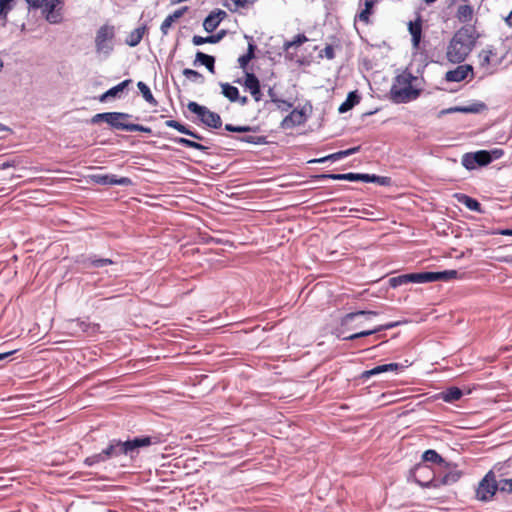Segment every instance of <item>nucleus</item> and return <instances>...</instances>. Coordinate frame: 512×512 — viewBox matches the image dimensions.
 Instances as JSON below:
<instances>
[{"instance_id":"nucleus-59","label":"nucleus","mask_w":512,"mask_h":512,"mask_svg":"<svg viewBox=\"0 0 512 512\" xmlns=\"http://www.w3.org/2000/svg\"><path fill=\"white\" fill-rule=\"evenodd\" d=\"M277 105V107L281 110H288L292 107V103L288 102L285 100V104H281V103H275Z\"/></svg>"},{"instance_id":"nucleus-58","label":"nucleus","mask_w":512,"mask_h":512,"mask_svg":"<svg viewBox=\"0 0 512 512\" xmlns=\"http://www.w3.org/2000/svg\"><path fill=\"white\" fill-rule=\"evenodd\" d=\"M26 2L29 4L32 8H40L42 7V0H26Z\"/></svg>"},{"instance_id":"nucleus-45","label":"nucleus","mask_w":512,"mask_h":512,"mask_svg":"<svg viewBox=\"0 0 512 512\" xmlns=\"http://www.w3.org/2000/svg\"><path fill=\"white\" fill-rule=\"evenodd\" d=\"M14 0H0V17L6 18L7 14L12 9V3Z\"/></svg>"},{"instance_id":"nucleus-29","label":"nucleus","mask_w":512,"mask_h":512,"mask_svg":"<svg viewBox=\"0 0 512 512\" xmlns=\"http://www.w3.org/2000/svg\"><path fill=\"white\" fill-rule=\"evenodd\" d=\"M256 1L257 0H224L223 6L231 12H237L239 9L245 8Z\"/></svg>"},{"instance_id":"nucleus-4","label":"nucleus","mask_w":512,"mask_h":512,"mask_svg":"<svg viewBox=\"0 0 512 512\" xmlns=\"http://www.w3.org/2000/svg\"><path fill=\"white\" fill-rule=\"evenodd\" d=\"M416 77L409 72L396 76L390 89V99L397 104L408 103L419 97L421 90L413 87Z\"/></svg>"},{"instance_id":"nucleus-14","label":"nucleus","mask_w":512,"mask_h":512,"mask_svg":"<svg viewBox=\"0 0 512 512\" xmlns=\"http://www.w3.org/2000/svg\"><path fill=\"white\" fill-rule=\"evenodd\" d=\"M227 16L226 12L221 9L212 11L203 22V28L206 32H213L221 23V21Z\"/></svg>"},{"instance_id":"nucleus-53","label":"nucleus","mask_w":512,"mask_h":512,"mask_svg":"<svg viewBox=\"0 0 512 512\" xmlns=\"http://www.w3.org/2000/svg\"><path fill=\"white\" fill-rule=\"evenodd\" d=\"M106 114H108V112L98 113V114L94 115L92 117V119H91V123L97 124V123H99L101 121L106 122L107 121V115Z\"/></svg>"},{"instance_id":"nucleus-9","label":"nucleus","mask_w":512,"mask_h":512,"mask_svg":"<svg viewBox=\"0 0 512 512\" xmlns=\"http://www.w3.org/2000/svg\"><path fill=\"white\" fill-rule=\"evenodd\" d=\"M42 12L46 20L51 24H58L62 21V7L64 0H42Z\"/></svg>"},{"instance_id":"nucleus-50","label":"nucleus","mask_w":512,"mask_h":512,"mask_svg":"<svg viewBox=\"0 0 512 512\" xmlns=\"http://www.w3.org/2000/svg\"><path fill=\"white\" fill-rule=\"evenodd\" d=\"M424 473H431V470H430V467L427 466V465H418L416 468H415V479L419 478L420 474H422V477H425V474Z\"/></svg>"},{"instance_id":"nucleus-36","label":"nucleus","mask_w":512,"mask_h":512,"mask_svg":"<svg viewBox=\"0 0 512 512\" xmlns=\"http://www.w3.org/2000/svg\"><path fill=\"white\" fill-rule=\"evenodd\" d=\"M137 87L139 89V91L141 92L143 98L149 103V104H152V105H156L157 104V101L156 99L154 98L150 88L142 81H139L137 83Z\"/></svg>"},{"instance_id":"nucleus-12","label":"nucleus","mask_w":512,"mask_h":512,"mask_svg":"<svg viewBox=\"0 0 512 512\" xmlns=\"http://www.w3.org/2000/svg\"><path fill=\"white\" fill-rule=\"evenodd\" d=\"M92 180L100 185H120L129 186L132 180L128 177H117L114 174H97L92 176Z\"/></svg>"},{"instance_id":"nucleus-54","label":"nucleus","mask_w":512,"mask_h":512,"mask_svg":"<svg viewBox=\"0 0 512 512\" xmlns=\"http://www.w3.org/2000/svg\"><path fill=\"white\" fill-rule=\"evenodd\" d=\"M328 160L337 161L338 159H337L336 153L327 155V156L322 157L320 159L311 160L310 163H324V162H326Z\"/></svg>"},{"instance_id":"nucleus-8","label":"nucleus","mask_w":512,"mask_h":512,"mask_svg":"<svg viewBox=\"0 0 512 512\" xmlns=\"http://www.w3.org/2000/svg\"><path fill=\"white\" fill-rule=\"evenodd\" d=\"M114 36L115 30L113 26H101L98 29L95 37V45L97 52L109 54L113 50L112 40Z\"/></svg>"},{"instance_id":"nucleus-40","label":"nucleus","mask_w":512,"mask_h":512,"mask_svg":"<svg viewBox=\"0 0 512 512\" xmlns=\"http://www.w3.org/2000/svg\"><path fill=\"white\" fill-rule=\"evenodd\" d=\"M474 154V159L478 166H486L491 163V158L486 150L477 151Z\"/></svg>"},{"instance_id":"nucleus-57","label":"nucleus","mask_w":512,"mask_h":512,"mask_svg":"<svg viewBox=\"0 0 512 512\" xmlns=\"http://www.w3.org/2000/svg\"><path fill=\"white\" fill-rule=\"evenodd\" d=\"M324 53H325V56L328 58V59H333L334 58V49L333 47L331 46H326L324 48Z\"/></svg>"},{"instance_id":"nucleus-37","label":"nucleus","mask_w":512,"mask_h":512,"mask_svg":"<svg viewBox=\"0 0 512 512\" xmlns=\"http://www.w3.org/2000/svg\"><path fill=\"white\" fill-rule=\"evenodd\" d=\"M255 48L256 46L253 43H249L247 53L238 58V63L241 68L245 69L248 63L254 58Z\"/></svg>"},{"instance_id":"nucleus-49","label":"nucleus","mask_w":512,"mask_h":512,"mask_svg":"<svg viewBox=\"0 0 512 512\" xmlns=\"http://www.w3.org/2000/svg\"><path fill=\"white\" fill-rule=\"evenodd\" d=\"M165 125L167 127H171V128L176 129L178 132H180L182 134L185 132V129L187 127V126L183 125L182 123H180V122H178L176 120H167L165 122Z\"/></svg>"},{"instance_id":"nucleus-26","label":"nucleus","mask_w":512,"mask_h":512,"mask_svg":"<svg viewBox=\"0 0 512 512\" xmlns=\"http://www.w3.org/2000/svg\"><path fill=\"white\" fill-rule=\"evenodd\" d=\"M496 53L492 47H487L481 50L478 54L479 64L482 68H488L492 64L493 57Z\"/></svg>"},{"instance_id":"nucleus-27","label":"nucleus","mask_w":512,"mask_h":512,"mask_svg":"<svg viewBox=\"0 0 512 512\" xmlns=\"http://www.w3.org/2000/svg\"><path fill=\"white\" fill-rule=\"evenodd\" d=\"M360 101V96L357 91H352L348 94L346 100L339 106V113H345L352 109Z\"/></svg>"},{"instance_id":"nucleus-15","label":"nucleus","mask_w":512,"mask_h":512,"mask_svg":"<svg viewBox=\"0 0 512 512\" xmlns=\"http://www.w3.org/2000/svg\"><path fill=\"white\" fill-rule=\"evenodd\" d=\"M244 86L251 93L252 97L256 102H259L262 98L260 89V82L253 73H246Z\"/></svg>"},{"instance_id":"nucleus-38","label":"nucleus","mask_w":512,"mask_h":512,"mask_svg":"<svg viewBox=\"0 0 512 512\" xmlns=\"http://www.w3.org/2000/svg\"><path fill=\"white\" fill-rule=\"evenodd\" d=\"M422 459L426 462H432L437 464H446L444 459L435 451L432 449L426 450L423 455Z\"/></svg>"},{"instance_id":"nucleus-3","label":"nucleus","mask_w":512,"mask_h":512,"mask_svg":"<svg viewBox=\"0 0 512 512\" xmlns=\"http://www.w3.org/2000/svg\"><path fill=\"white\" fill-rule=\"evenodd\" d=\"M457 277L456 270H445L441 272H421L402 274L389 279V285L397 288L410 283H430L436 281H448Z\"/></svg>"},{"instance_id":"nucleus-19","label":"nucleus","mask_w":512,"mask_h":512,"mask_svg":"<svg viewBox=\"0 0 512 512\" xmlns=\"http://www.w3.org/2000/svg\"><path fill=\"white\" fill-rule=\"evenodd\" d=\"M400 368H402V365H400L398 363L382 364V365H378L370 370L363 372L362 377L369 378L371 376L378 375V374L385 373V372L398 371Z\"/></svg>"},{"instance_id":"nucleus-1","label":"nucleus","mask_w":512,"mask_h":512,"mask_svg":"<svg viewBox=\"0 0 512 512\" xmlns=\"http://www.w3.org/2000/svg\"><path fill=\"white\" fill-rule=\"evenodd\" d=\"M151 444L152 439L148 436L136 437L127 441L114 439L111 440L108 447L103 449L100 453L87 457L84 460V463L87 466H92L94 464L104 462L110 458L118 457L120 455H129L130 457H133L134 454L138 452L139 448L147 447Z\"/></svg>"},{"instance_id":"nucleus-56","label":"nucleus","mask_w":512,"mask_h":512,"mask_svg":"<svg viewBox=\"0 0 512 512\" xmlns=\"http://www.w3.org/2000/svg\"><path fill=\"white\" fill-rule=\"evenodd\" d=\"M185 135H188L196 140H203V136H201L200 134L196 133L195 131H192L190 130L188 127H186L185 129V132L183 133Z\"/></svg>"},{"instance_id":"nucleus-20","label":"nucleus","mask_w":512,"mask_h":512,"mask_svg":"<svg viewBox=\"0 0 512 512\" xmlns=\"http://www.w3.org/2000/svg\"><path fill=\"white\" fill-rule=\"evenodd\" d=\"M131 82H132L131 79H126V80L122 81L121 83L117 84L116 86L110 88L109 90H107L105 93H103L99 97L100 102H105L109 98L119 97V94L121 92H123L124 89H126L130 85Z\"/></svg>"},{"instance_id":"nucleus-10","label":"nucleus","mask_w":512,"mask_h":512,"mask_svg":"<svg viewBox=\"0 0 512 512\" xmlns=\"http://www.w3.org/2000/svg\"><path fill=\"white\" fill-rule=\"evenodd\" d=\"M461 477V472L458 470H451L447 472L443 477L439 479H435L434 477L423 481L421 479L416 478V482L421 486L425 488H438L441 485H451L456 483Z\"/></svg>"},{"instance_id":"nucleus-32","label":"nucleus","mask_w":512,"mask_h":512,"mask_svg":"<svg viewBox=\"0 0 512 512\" xmlns=\"http://www.w3.org/2000/svg\"><path fill=\"white\" fill-rule=\"evenodd\" d=\"M144 32L145 27H139L134 29L126 39L127 45H129L130 47L137 46L141 42Z\"/></svg>"},{"instance_id":"nucleus-42","label":"nucleus","mask_w":512,"mask_h":512,"mask_svg":"<svg viewBox=\"0 0 512 512\" xmlns=\"http://www.w3.org/2000/svg\"><path fill=\"white\" fill-rule=\"evenodd\" d=\"M462 165L468 170L475 169L478 165L474 159V154L473 153L464 154L462 157Z\"/></svg>"},{"instance_id":"nucleus-55","label":"nucleus","mask_w":512,"mask_h":512,"mask_svg":"<svg viewBox=\"0 0 512 512\" xmlns=\"http://www.w3.org/2000/svg\"><path fill=\"white\" fill-rule=\"evenodd\" d=\"M268 96L270 97L271 101L273 103H281L285 104V100L279 99L277 94L274 91V88H269L268 90Z\"/></svg>"},{"instance_id":"nucleus-30","label":"nucleus","mask_w":512,"mask_h":512,"mask_svg":"<svg viewBox=\"0 0 512 512\" xmlns=\"http://www.w3.org/2000/svg\"><path fill=\"white\" fill-rule=\"evenodd\" d=\"M170 140L172 142H174L175 144L183 145V146L193 148L196 150H200V151H206L208 149V147L203 144H200L196 141H192V140H189V139L183 138V137H173Z\"/></svg>"},{"instance_id":"nucleus-63","label":"nucleus","mask_w":512,"mask_h":512,"mask_svg":"<svg viewBox=\"0 0 512 512\" xmlns=\"http://www.w3.org/2000/svg\"><path fill=\"white\" fill-rule=\"evenodd\" d=\"M11 166H12V164L10 162H4L0 165V170H5Z\"/></svg>"},{"instance_id":"nucleus-11","label":"nucleus","mask_w":512,"mask_h":512,"mask_svg":"<svg viewBox=\"0 0 512 512\" xmlns=\"http://www.w3.org/2000/svg\"><path fill=\"white\" fill-rule=\"evenodd\" d=\"M307 116L302 109H294L280 123V127L284 130L292 129L296 126L304 124Z\"/></svg>"},{"instance_id":"nucleus-41","label":"nucleus","mask_w":512,"mask_h":512,"mask_svg":"<svg viewBox=\"0 0 512 512\" xmlns=\"http://www.w3.org/2000/svg\"><path fill=\"white\" fill-rule=\"evenodd\" d=\"M308 41V38L304 34L296 35L293 40L285 42L284 49L287 51L294 46H300Z\"/></svg>"},{"instance_id":"nucleus-60","label":"nucleus","mask_w":512,"mask_h":512,"mask_svg":"<svg viewBox=\"0 0 512 512\" xmlns=\"http://www.w3.org/2000/svg\"><path fill=\"white\" fill-rule=\"evenodd\" d=\"M504 21L507 26L512 28V11L504 18Z\"/></svg>"},{"instance_id":"nucleus-7","label":"nucleus","mask_w":512,"mask_h":512,"mask_svg":"<svg viewBox=\"0 0 512 512\" xmlns=\"http://www.w3.org/2000/svg\"><path fill=\"white\" fill-rule=\"evenodd\" d=\"M497 490L496 476L493 471H489L478 484L476 498L482 502L490 501Z\"/></svg>"},{"instance_id":"nucleus-34","label":"nucleus","mask_w":512,"mask_h":512,"mask_svg":"<svg viewBox=\"0 0 512 512\" xmlns=\"http://www.w3.org/2000/svg\"><path fill=\"white\" fill-rule=\"evenodd\" d=\"M196 62H200L202 65H204L211 73H214V63H215V59L213 56H210V55H207V54H204L202 52H197L196 53V60L194 62V64Z\"/></svg>"},{"instance_id":"nucleus-25","label":"nucleus","mask_w":512,"mask_h":512,"mask_svg":"<svg viewBox=\"0 0 512 512\" xmlns=\"http://www.w3.org/2000/svg\"><path fill=\"white\" fill-rule=\"evenodd\" d=\"M474 10L471 5H460L456 12V17L461 23H468L473 19Z\"/></svg>"},{"instance_id":"nucleus-21","label":"nucleus","mask_w":512,"mask_h":512,"mask_svg":"<svg viewBox=\"0 0 512 512\" xmlns=\"http://www.w3.org/2000/svg\"><path fill=\"white\" fill-rule=\"evenodd\" d=\"M188 10V7H182L176 11H174L172 14L168 15L164 21L162 22L161 24V32L163 35H167L172 24L177 20L179 19L180 17H182L184 15V13Z\"/></svg>"},{"instance_id":"nucleus-52","label":"nucleus","mask_w":512,"mask_h":512,"mask_svg":"<svg viewBox=\"0 0 512 512\" xmlns=\"http://www.w3.org/2000/svg\"><path fill=\"white\" fill-rule=\"evenodd\" d=\"M488 154H489V156L491 158V162H492L493 160L500 159L504 155V151L502 149L495 148V149L488 151Z\"/></svg>"},{"instance_id":"nucleus-18","label":"nucleus","mask_w":512,"mask_h":512,"mask_svg":"<svg viewBox=\"0 0 512 512\" xmlns=\"http://www.w3.org/2000/svg\"><path fill=\"white\" fill-rule=\"evenodd\" d=\"M399 324H400V322H391V323H388V324L379 325V326H377V327H375L373 329H370V330H365V331H361V332H358V333H354V334L345 336V337H343V339L351 341V340H355V339H358V338H361V337L370 336V335L375 334L377 332L394 328V327L398 326Z\"/></svg>"},{"instance_id":"nucleus-22","label":"nucleus","mask_w":512,"mask_h":512,"mask_svg":"<svg viewBox=\"0 0 512 512\" xmlns=\"http://www.w3.org/2000/svg\"><path fill=\"white\" fill-rule=\"evenodd\" d=\"M454 197L457 199V201L463 205H465L469 210L480 212L481 211V205L480 203L470 196L462 193H456L454 194Z\"/></svg>"},{"instance_id":"nucleus-61","label":"nucleus","mask_w":512,"mask_h":512,"mask_svg":"<svg viewBox=\"0 0 512 512\" xmlns=\"http://www.w3.org/2000/svg\"><path fill=\"white\" fill-rule=\"evenodd\" d=\"M500 235L512 236V229H502L497 232Z\"/></svg>"},{"instance_id":"nucleus-2","label":"nucleus","mask_w":512,"mask_h":512,"mask_svg":"<svg viewBox=\"0 0 512 512\" xmlns=\"http://www.w3.org/2000/svg\"><path fill=\"white\" fill-rule=\"evenodd\" d=\"M476 40L474 28L461 27L454 33L447 46V60L454 64L462 63L473 50Z\"/></svg>"},{"instance_id":"nucleus-13","label":"nucleus","mask_w":512,"mask_h":512,"mask_svg":"<svg viewBox=\"0 0 512 512\" xmlns=\"http://www.w3.org/2000/svg\"><path fill=\"white\" fill-rule=\"evenodd\" d=\"M469 74H473L471 65H459L455 69L446 72L445 80L448 82H461L465 80Z\"/></svg>"},{"instance_id":"nucleus-47","label":"nucleus","mask_w":512,"mask_h":512,"mask_svg":"<svg viewBox=\"0 0 512 512\" xmlns=\"http://www.w3.org/2000/svg\"><path fill=\"white\" fill-rule=\"evenodd\" d=\"M360 148H361L360 146H356V147L349 148L347 150L338 151V152H336L337 159L340 160L347 156L355 154L360 151Z\"/></svg>"},{"instance_id":"nucleus-51","label":"nucleus","mask_w":512,"mask_h":512,"mask_svg":"<svg viewBox=\"0 0 512 512\" xmlns=\"http://www.w3.org/2000/svg\"><path fill=\"white\" fill-rule=\"evenodd\" d=\"M370 179H373V180H369V182L378 183L379 185H387L389 183V178H387V177L370 175Z\"/></svg>"},{"instance_id":"nucleus-62","label":"nucleus","mask_w":512,"mask_h":512,"mask_svg":"<svg viewBox=\"0 0 512 512\" xmlns=\"http://www.w3.org/2000/svg\"><path fill=\"white\" fill-rule=\"evenodd\" d=\"M238 102H240L241 105H246L248 102V98L246 96H243V97L239 96Z\"/></svg>"},{"instance_id":"nucleus-44","label":"nucleus","mask_w":512,"mask_h":512,"mask_svg":"<svg viewBox=\"0 0 512 512\" xmlns=\"http://www.w3.org/2000/svg\"><path fill=\"white\" fill-rule=\"evenodd\" d=\"M497 486H498V490H500L501 492H512V479L511 478H506V479H501L499 481H497Z\"/></svg>"},{"instance_id":"nucleus-31","label":"nucleus","mask_w":512,"mask_h":512,"mask_svg":"<svg viewBox=\"0 0 512 512\" xmlns=\"http://www.w3.org/2000/svg\"><path fill=\"white\" fill-rule=\"evenodd\" d=\"M462 395L463 393L461 389H459L458 387H450L441 393V398L445 402L451 403L458 401L462 397Z\"/></svg>"},{"instance_id":"nucleus-28","label":"nucleus","mask_w":512,"mask_h":512,"mask_svg":"<svg viewBox=\"0 0 512 512\" xmlns=\"http://www.w3.org/2000/svg\"><path fill=\"white\" fill-rule=\"evenodd\" d=\"M224 35H225V31H223V30L218 32L215 35H211L208 37H202V36L195 35L192 38V43L196 46H199V45H202L205 43L214 44V43L219 42L224 37Z\"/></svg>"},{"instance_id":"nucleus-43","label":"nucleus","mask_w":512,"mask_h":512,"mask_svg":"<svg viewBox=\"0 0 512 512\" xmlns=\"http://www.w3.org/2000/svg\"><path fill=\"white\" fill-rule=\"evenodd\" d=\"M183 75L194 82H203L204 80L203 76L199 72L190 68H185L183 70Z\"/></svg>"},{"instance_id":"nucleus-23","label":"nucleus","mask_w":512,"mask_h":512,"mask_svg":"<svg viewBox=\"0 0 512 512\" xmlns=\"http://www.w3.org/2000/svg\"><path fill=\"white\" fill-rule=\"evenodd\" d=\"M379 315L378 311H372V310H360L356 312H351L346 314L341 319V326L345 327L348 326L357 316H365L367 319H369L371 316H377Z\"/></svg>"},{"instance_id":"nucleus-17","label":"nucleus","mask_w":512,"mask_h":512,"mask_svg":"<svg viewBox=\"0 0 512 512\" xmlns=\"http://www.w3.org/2000/svg\"><path fill=\"white\" fill-rule=\"evenodd\" d=\"M408 31L411 35L412 46L414 49H419L421 37H422V19L418 15L415 21L408 23Z\"/></svg>"},{"instance_id":"nucleus-6","label":"nucleus","mask_w":512,"mask_h":512,"mask_svg":"<svg viewBox=\"0 0 512 512\" xmlns=\"http://www.w3.org/2000/svg\"><path fill=\"white\" fill-rule=\"evenodd\" d=\"M187 108L190 112L196 114L201 122L210 128H220L222 120L219 114L210 111L207 107L199 105L198 103L191 101L188 103Z\"/></svg>"},{"instance_id":"nucleus-24","label":"nucleus","mask_w":512,"mask_h":512,"mask_svg":"<svg viewBox=\"0 0 512 512\" xmlns=\"http://www.w3.org/2000/svg\"><path fill=\"white\" fill-rule=\"evenodd\" d=\"M379 0H365L364 1V9L358 14V20L363 22L364 24L370 23V15L373 13L374 6L378 3Z\"/></svg>"},{"instance_id":"nucleus-35","label":"nucleus","mask_w":512,"mask_h":512,"mask_svg":"<svg viewBox=\"0 0 512 512\" xmlns=\"http://www.w3.org/2000/svg\"><path fill=\"white\" fill-rule=\"evenodd\" d=\"M111 264H113V261L108 258L90 257L84 261V265L86 267L100 268V267H104V266L111 265Z\"/></svg>"},{"instance_id":"nucleus-48","label":"nucleus","mask_w":512,"mask_h":512,"mask_svg":"<svg viewBox=\"0 0 512 512\" xmlns=\"http://www.w3.org/2000/svg\"><path fill=\"white\" fill-rule=\"evenodd\" d=\"M225 129L230 132H238V133L249 132V131L253 130V128L250 126H234L232 124H226Z\"/></svg>"},{"instance_id":"nucleus-33","label":"nucleus","mask_w":512,"mask_h":512,"mask_svg":"<svg viewBox=\"0 0 512 512\" xmlns=\"http://www.w3.org/2000/svg\"><path fill=\"white\" fill-rule=\"evenodd\" d=\"M222 94L228 98L231 102H237L239 99V90L237 87L230 85L229 83H222Z\"/></svg>"},{"instance_id":"nucleus-64","label":"nucleus","mask_w":512,"mask_h":512,"mask_svg":"<svg viewBox=\"0 0 512 512\" xmlns=\"http://www.w3.org/2000/svg\"><path fill=\"white\" fill-rule=\"evenodd\" d=\"M10 354H11L10 352H8V353H1V354H0V360H2V359H4V358H6V357H7V356H9Z\"/></svg>"},{"instance_id":"nucleus-16","label":"nucleus","mask_w":512,"mask_h":512,"mask_svg":"<svg viewBox=\"0 0 512 512\" xmlns=\"http://www.w3.org/2000/svg\"><path fill=\"white\" fill-rule=\"evenodd\" d=\"M323 179H332V180H346V181H362L369 183L370 174H361V173H345V174H323L320 176Z\"/></svg>"},{"instance_id":"nucleus-39","label":"nucleus","mask_w":512,"mask_h":512,"mask_svg":"<svg viewBox=\"0 0 512 512\" xmlns=\"http://www.w3.org/2000/svg\"><path fill=\"white\" fill-rule=\"evenodd\" d=\"M241 142L254 144V145H264L267 144V138L265 136H254V135H246L237 138Z\"/></svg>"},{"instance_id":"nucleus-5","label":"nucleus","mask_w":512,"mask_h":512,"mask_svg":"<svg viewBox=\"0 0 512 512\" xmlns=\"http://www.w3.org/2000/svg\"><path fill=\"white\" fill-rule=\"evenodd\" d=\"M106 123L111 127L119 130H125L129 132L139 131L150 134L152 132L151 128L142 126L139 124H129L126 123L125 120L130 118L131 116L127 113L123 112H108Z\"/></svg>"},{"instance_id":"nucleus-46","label":"nucleus","mask_w":512,"mask_h":512,"mask_svg":"<svg viewBox=\"0 0 512 512\" xmlns=\"http://www.w3.org/2000/svg\"><path fill=\"white\" fill-rule=\"evenodd\" d=\"M473 111L474 110L469 107H451V108L444 109V110L440 111L439 116H442L445 114H450V113H455V112L468 113V112H473Z\"/></svg>"}]
</instances>
